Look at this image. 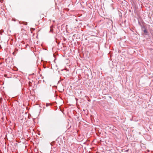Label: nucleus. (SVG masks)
I'll return each instance as SVG.
<instances>
[{"label": "nucleus", "instance_id": "nucleus-1", "mask_svg": "<svg viewBox=\"0 0 153 153\" xmlns=\"http://www.w3.org/2000/svg\"><path fill=\"white\" fill-rule=\"evenodd\" d=\"M143 31H144L145 34H146V35H147L148 33L147 30L145 29L143 30Z\"/></svg>", "mask_w": 153, "mask_h": 153}, {"label": "nucleus", "instance_id": "nucleus-2", "mask_svg": "<svg viewBox=\"0 0 153 153\" xmlns=\"http://www.w3.org/2000/svg\"><path fill=\"white\" fill-rule=\"evenodd\" d=\"M53 26H51L50 27V32H53Z\"/></svg>", "mask_w": 153, "mask_h": 153}, {"label": "nucleus", "instance_id": "nucleus-3", "mask_svg": "<svg viewBox=\"0 0 153 153\" xmlns=\"http://www.w3.org/2000/svg\"><path fill=\"white\" fill-rule=\"evenodd\" d=\"M3 32H4V30H0V33L1 34V33H3Z\"/></svg>", "mask_w": 153, "mask_h": 153}, {"label": "nucleus", "instance_id": "nucleus-4", "mask_svg": "<svg viewBox=\"0 0 153 153\" xmlns=\"http://www.w3.org/2000/svg\"><path fill=\"white\" fill-rule=\"evenodd\" d=\"M23 24L27 25V22H23Z\"/></svg>", "mask_w": 153, "mask_h": 153}, {"label": "nucleus", "instance_id": "nucleus-5", "mask_svg": "<svg viewBox=\"0 0 153 153\" xmlns=\"http://www.w3.org/2000/svg\"><path fill=\"white\" fill-rule=\"evenodd\" d=\"M49 105H50V104H48V103H47L46 104V106H49Z\"/></svg>", "mask_w": 153, "mask_h": 153}, {"label": "nucleus", "instance_id": "nucleus-6", "mask_svg": "<svg viewBox=\"0 0 153 153\" xmlns=\"http://www.w3.org/2000/svg\"><path fill=\"white\" fill-rule=\"evenodd\" d=\"M14 53H15V52H13V55H14Z\"/></svg>", "mask_w": 153, "mask_h": 153}, {"label": "nucleus", "instance_id": "nucleus-7", "mask_svg": "<svg viewBox=\"0 0 153 153\" xmlns=\"http://www.w3.org/2000/svg\"><path fill=\"white\" fill-rule=\"evenodd\" d=\"M110 98H111V97H110Z\"/></svg>", "mask_w": 153, "mask_h": 153}]
</instances>
